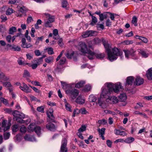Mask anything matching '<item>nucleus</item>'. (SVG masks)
<instances>
[{
    "mask_svg": "<svg viewBox=\"0 0 152 152\" xmlns=\"http://www.w3.org/2000/svg\"><path fill=\"white\" fill-rule=\"evenodd\" d=\"M28 34V30H26L25 34V36L27 39L28 40L29 42H30L31 41V38L30 36H29Z\"/></svg>",
    "mask_w": 152,
    "mask_h": 152,
    "instance_id": "48",
    "label": "nucleus"
},
{
    "mask_svg": "<svg viewBox=\"0 0 152 152\" xmlns=\"http://www.w3.org/2000/svg\"><path fill=\"white\" fill-rule=\"evenodd\" d=\"M80 113V110L78 109H76L74 110L72 116L75 117V115L79 114Z\"/></svg>",
    "mask_w": 152,
    "mask_h": 152,
    "instance_id": "52",
    "label": "nucleus"
},
{
    "mask_svg": "<svg viewBox=\"0 0 152 152\" xmlns=\"http://www.w3.org/2000/svg\"><path fill=\"white\" fill-rule=\"evenodd\" d=\"M3 78L2 81H1L2 83L3 82H5V81H8L9 80V77L5 75Z\"/></svg>",
    "mask_w": 152,
    "mask_h": 152,
    "instance_id": "58",
    "label": "nucleus"
},
{
    "mask_svg": "<svg viewBox=\"0 0 152 152\" xmlns=\"http://www.w3.org/2000/svg\"><path fill=\"white\" fill-rule=\"evenodd\" d=\"M86 129V127L85 126H82L79 129L78 131L81 132H83Z\"/></svg>",
    "mask_w": 152,
    "mask_h": 152,
    "instance_id": "59",
    "label": "nucleus"
},
{
    "mask_svg": "<svg viewBox=\"0 0 152 152\" xmlns=\"http://www.w3.org/2000/svg\"><path fill=\"white\" fill-rule=\"evenodd\" d=\"M62 88L64 89H71L72 87L74 86V84H67L66 82H64L62 81H61Z\"/></svg>",
    "mask_w": 152,
    "mask_h": 152,
    "instance_id": "14",
    "label": "nucleus"
},
{
    "mask_svg": "<svg viewBox=\"0 0 152 152\" xmlns=\"http://www.w3.org/2000/svg\"><path fill=\"white\" fill-rule=\"evenodd\" d=\"M146 76L149 80H152V68L149 69L147 71Z\"/></svg>",
    "mask_w": 152,
    "mask_h": 152,
    "instance_id": "21",
    "label": "nucleus"
},
{
    "mask_svg": "<svg viewBox=\"0 0 152 152\" xmlns=\"http://www.w3.org/2000/svg\"><path fill=\"white\" fill-rule=\"evenodd\" d=\"M105 129L104 128H103L100 129L99 128L98 129V131L99 132V135H104V132Z\"/></svg>",
    "mask_w": 152,
    "mask_h": 152,
    "instance_id": "40",
    "label": "nucleus"
},
{
    "mask_svg": "<svg viewBox=\"0 0 152 152\" xmlns=\"http://www.w3.org/2000/svg\"><path fill=\"white\" fill-rule=\"evenodd\" d=\"M18 13H17L16 15L17 17H21L23 14L27 10V8L23 5L17 7Z\"/></svg>",
    "mask_w": 152,
    "mask_h": 152,
    "instance_id": "9",
    "label": "nucleus"
},
{
    "mask_svg": "<svg viewBox=\"0 0 152 152\" xmlns=\"http://www.w3.org/2000/svg\"><path fill=\"white\" fill-rule=\"evenodd\" d=\"M98 123L100 124H105L107 123V121L104 119H102L98 121Z\"/></svg>",
    "mask_w": 152,
    "mask_h": 152,
    "instance_id": "56",
    "label": "nucleus"
},
{
    "mask_svg": "<svg viewBox=\"0 0 152 152\" xmlns=\"http://www.w3.org/2000/svg\"><path fill=\"white\" fill-rule=\"evenodd\" d=\"M105 112L106 113L110 114L113 115H115L116 113L114 111H112L110 110H106L105 111Z\"/></svg>",
    "mask_w": 152,
    "mask_h": 152,
    "instance_id": "61",
    "label": "nucleus"
},
{
    "mask_svg": "<svg viewBox=\"0 0 152 152\" xmlns=\"http://www.w3.org/2000/svg\"><path fill=\"white\" fill-rule=\"evenodd\" d=\"M80 110V113L82 114H88V112L84 108H81Z\"/></svg>",
    "mask_w": 152,
    "mask_h": 152,
    "instance_id": "50",
    "label": "nucleus"
},
{
    "mask_svg": "<svg viewBox=\"0 0 152 152\" xmlns=\"http://www.w3.org/2000/svg\"><path fill=\"white\" fill-rule=\"evenodd\" d=\"M24 139L26 140L34 142L36 141V140L34 136H30L28 134H26L24 137Z\"/></svg>",
    "mask_w": 152,
    "mask_h": 152,
    "instance_id": "19",
    "label": "nucleus"
},
{
    "mask_svg": "<svg viewBox=\"0 0 152 152\" xmlns=\"http://www.w3.org/2000/svg\"><path fill=\"white\" fill-rule=\"evenodd\" d=\"M52 22H50L47 20H45V26L46 27L51 28L52 26V25L51 24Z\"/></svg>",
    "mask_w": 152,
    "mask_h": 152,
    "instance_id": "30",
    "label": "nucleus"
},
{
    "mask_svg": "<svg viewBox=\"0 0 152 152\" xmlns=\"http://www.w3.org/2000/svg\"><path fill=\"white\" fill-rule=\"evenodd\" d=\"M67 143V140L65 138L63 139L61 143V152H67V149L66 147Z\"/></svg>",
    "mask_w": 152,
    "mask_h": 152,
    "instance_id": "11",
    "label": "nucleus"
},
{
    "mask_svg": "<svg viewBox=\"0 0 152 152\" xmlns=\"http://www.w3.org/2000/svg\"><path fill=\"white\" fill-rule=\"evenodd\" d=\"M119 100L121 102H125L126 99V96L125 94H121L119 96Z\"/></svg>",
    "mask_w": 152,
    "mask_h": 152,
    "instance_id": "23",
    "label": "nucleus"
},
{
    "mask_svg": "<svg viewBox=\"0 0 152 152\" xmlns=\"http://www.w3.org/2000/svg\"><path fill=\"white\" fill-rule=\"evenodd\" d=\"M133 42L132 40H126L122 42V43L124 45H126L132 44Z\"/></svg>",
    "mask_w": 152,
    "mask_h": 152,
    "instance_id": "35",
    "label": "nucleus"
},
{
    "mask_svg": "<svg viewBox=\"0 0 152 152\" xmlns=\"http://www.w3.org/2000/svg\"><path fill=\"white\" fill-rule=\"evenodd\" d=\"M44 15L45 16V17L46 18L45 20H47L49 21H50V22H53L55 21V17L54 16L50 15V14L45 13L44 14Z\"/></svg>",
    "mask_w": 152,
    "mask_h": 152,
    "instance_id": "16",
    "label": "nucleus"
},
{
    "mask_svg": "<svg viewBox=\"0 0 152 152\" xmlns=\"http://www.w3.org/2000/svg\"><path fill=\"white\" fill-rule=\"evenodd\" d=\"M44 106H42L38 107L37 110L39 112L44 113Z\"/></svg>",
    "mask_w": 152,
    "mask_h": 152,
    "instance_id": "49",
    "label": "nucleus"
},
{
    "mask_svg": "<svg viewBox=\"0 0 152 152\" xmlns=\"http://www.w3.org/2000/svg\"><path fill=\"white\" fill-rule=\"evenodd\" d=\"M53 110L51 108L49 109L48 111L47 112V114L49 118H50L51 117H53Z\"/></svg>",
    "mask_w": 152,
    "mask_h": 152,
    "instance_id": "33",
    "label": "nucleus"
},
{
    "mask_svg": "<svg viewBox=\"0 0 152 152\" xmlns=\"http://www.w3.org/2000/svg\"><path fill=\"white\" fill-rule=\"evenodd\" d=\"M143 79L140 77H137L135 78L134 81V84L137 86H140L142 85L144 83Z\"/></svg>",
    "mask_w": 152,
    "mask_h": 152,
    "instance_id": "15",
    "label": "nucleus"
},
{
    "mask_svg": "<svg viewBox=\"0 0 152 152\" xmlns=\"http://www.w3.org/2000/svg\"><path fill=\"white\" fill-rule=\"evenodd\" d=\"M135 37L136 38L140 40H141L143 42H144L145 43H146L148 41L147 39L145 37L139 36L138 35L135 36Z\"/></svg>",
    "mask_w": 152,
    "mask_h": 152,
    "instance_id": "25",
    "label": "nucleus"
},
{
    "mask_svg": "<svg viewBox=\"0 0 152 152\" xmlns=\"http://www.w3.org/2000/svg\"><path fill=\"white\" fill-rule=\"evenodd\" d=\"M97 22V19L95 16H92V21L91 23V25L94 26L96 24V23Z\"/></svg>",
    "mask_w": 152,
    "mask_h": 152,
    "instance_id": "36",
    "label": "nucleus"
},
{
    "mask_svg": "<svg viewBox=\"0 0 152 152\" xmlns=\"http://www.w3.org/2000/svg\"><path fill=\"white\" fill-rule=\"evenodd\" d=\"M18 127L19 126L18 125L15 124L13 125L12 127V131L13 132H17L18 130Z\"/></svg>",
    "mask_w": 152,
    "mask_h": 152,
    "instance_id": "47",
    "label": "nucleus"
},
{
    "mask_svg": "<svg viewBox=\"0 0 152 152\" xmlns=\"http://www.w3.org/2000/svg\"><path fill=\"white\" fill-rule=\"evenodd\" d=\"M20 131L22 133H25L27 131L26 128L23 125H21L20 126Z\"/></svg>",
    "mask_w": 152,
    "mask_h": 152,
    "instance_id": "38",
    "label": "nucleus"
},
{
    "mask_svg": "<svg viewBox=\"0 0 152 152\" xmlns=\"http://www.w3.org/2000/svg\"><path fill=\"white\" fill-rule=\"evenodd\" d=\"M74 54V52L72 50L69 51L67 52L66 54V56L68 58H71Z\"/></svg>",
    "mask_w": 152,
    "mask_h": 152,
    "instance_id": "24",
    "label": "nucleus"
},
{
    "mask_svg": "<svg viewBox=\"0 0 152 152\" xmlns=\"http://www.w3.org/2000/svg\"><path fill=\"white\" fill-rule=\"evenodd\" d=\"M85 83V82L84 81H80L75 84V87L77 88H80L82 87Z\"/></svg>",
    "mask_w": 152,
    "mask_h": 152,
    "instance_id": "26",
    "label": "nucleus"
},
{
    "mask_svg": "<svg viewBox=\"0 0 152 152\" xmlns=\"http://www.w3.org/2000/svg\"><path fill=\"white\" fill-rule=\"evenodd\" d=\"M66 110L68 111L72 112L71 110V106L67 102L66 99H64V101Z\"/></svg>",
    "mask_w": 152,
    "mask_h": 152,
    "instance_id": "22",
    "label": "nucleus"
},
{
    "mask_svg": "<svg viewBox=\"0 0 152 152\" xmlns=\"http://www.w3.org/2000/svg\"><path fill=\"white\" fill-rule=\"evenodd\" d=\"M134 78L133 76H129L127 77L126 80V86L127 85H131L134 81Z\"/></svg>",
    "mask_w": 152,
    "mask_h": 152,
    "instance_id": "18",
    "label": "nucleus"
},
{
    "mask_svg": "<svg viewBox=\"0 0 152 152\" xmlns=\"http://www.w3.org/2000/svg\"><path fill=\"white\" fill-rule=\"evenodd\" d=\"M53 57L49 56L48 57L46 58L45 59V62L48 63H50L53 62Z\"/></svg>",
    "mask_w": 152,
    "mask_h": 152,
    "instance_id": "37",
    "label": "nucleus"
},
{
    "mask_svg": "<svg viewBox=\"0 0 152 152\" xmlns=\"http://www.w3.org/2000/svg\"><path fill=\"white\" fill-rule=\"evenodd\" d=\"M12 115L14 116L13 119L18 122L20 123H25L28 124L31 121V120L29 118L28 119L26 120H23V119L26 118V116L24 114L20 113L18 111L15 110L12 113Z\"/></svg>",
    "mask_w": 152,
    "mask_h": 152,
    "instance_id": "3",
    "label": "nucleus"
},
{
    "mask_svg": "<svg viewBox=\"0 0 152 152\" xmlns=\"http://www.w3.org/2000/svg\"><path fill=\"white\" fill-rule=\"evenodd\" d=\"M44 50H47L48 54L50 55L54 53L53 49L51 48H47Z\"/></svg>",
    "mask_w": 152,
    "mask_h": 152,
    "instance_id": "39",
    "label": "nucleus"
},
{
    "mask_svg": "<svg viewBox=\"0 0 152 152\" xmlns=\"http://www.w3.org/2000/svg\"><path fill=\"white\" fill-rule=\"evenodd\" d=\"M10 136V134L9 133L6 132L4 134V138L5 140H7L9 138Z\"/></svg>",
    "mask_w": 152,
    "mask_h": 152,
    "instance_id": "53",
    "label": "nucleus"
},
{
    "mask_svg": "<svg viewBox=\"0 0 152 152\" xmlns=\"http://www.w3.org/2000/svg\"><path fill=\"white\" fill-rule=\"evenodd\" d=\"M35 127L34 124H30L28 127V131L29 132H33V131H34Z\"/></svg>",
    "mask_w": 152,
    "mask_h": 152,
    "instance_id": "28",
    "label": "nucleus"
},
{
    "mask_svg": "<svg viewBox=\"0 0 152 152\" xmlns=\"http://www.w3.org/2000/svg\"><path fill=\"white\" fill-rule=\"evenodd\" d=\"M2 84L3 86L9 88L12 86L11 83L9 82H3Z\"/></svg>",
    "mask_w": 152,
    "mask_h": 152,
    "instance_id": "46",
    "label": "nucleus"
},
{
    "mask_svg": "<svg viewBox=\"0 0 152 152\" xmlns=\"http://www.w3.org/2000/svg\"><path fill=\"white\" fill-rule=\"evenodd\" d=\"M34 131L38 136H39L41 133V128L39 126H36L35 128Z\"/></svg>",
    "mask_w": 152,
    "mask_h": 152,
    "instance_id": "27",
    "label": "nucleus"
},
{
    "mask_svg": "<svg viewBox=\"0 0 152 152\" xmlns=\"http://www.w3.org/2000/svg\"><path fill=\"white\" fill-rule=\"evenodd\" d=\"M65 92L66 94L70 96L72 100L75 99L79 94L78 90L76 89H73L72 90L70 89L66 90Z\"/></svg>",
    "mask_w": 152,
    "mask_h": 152,
    "instance_id": "6",
    "label": "nucleus"
},
{
    "mask_svg": "<svg viewBox=\"0 0 152 152\" xmlns=\"http://www.w3.org/2000/svg\"><path fill=\"white\" fill-rule=\"evenodd\" d=\"M66 61V59L65 57H62L60 60L59 62V64L60 65H62L64 64Z\"/></svg>",
    "mask_w": 152,
    "mask_h": 152,
    "instance_id": "57",
    "label": "nucleus"
},
{
    "mask_svg": "<svg viewBox=\"0 0 152 152\" xmlns=\"http://www.w3.org/2000/svg\"><path fill=\"white\" fill-rule=\"evenodd\" d=\"M68 4L67 1H64L62 2V6L64 8L66 9Z\"/></svg>",
    "mask_w": 152,
    "mask_h": 152,
    "instance_id": "54",
    "label": "nucleus"
},
{
    "mask_svg": "<svg viewBox=\"0 0 152 152\" xmlns=\"http://www.w3.org/2000/svg\"><path fill=\"white\" fill-rule=\"evenodd\" d=\"M30 76V74L29 72L27 70H25L24 71L23 77L25 78H27Z\"/></svg>",
    "mask_w": 152,
    "mask_h": 152,
    "instance_id": "42",
    "label": "nucleus"
},
{
    "mask_svg": "<svg viewBox=\"0 0 152 152\" xmlns=\"http://www.w3.org/2000/svg\"><path fill=\"white\" fill-rule=\"evenodd\" d=\"M14 11L11 8H8L6 11V14L7 15H10L14 12Z\"/></svg>",
    "mask_w": 152,
    "mask_h": 152,
    "instance_id": "45",
    "label": "nucleus"
},
{
    "mask_svg": "<svg viewBox=\"0 0 152 152\" xmlns=\"http://www.w3.org/2000/svg\"><path fill=\"white\" fill-rule=\"evenodd\" d=\"M11 124L10 122H8L7 120H3L1 124V126L3 128L4 131H6L10 128Z\"/></svg>",
    "mask_w": 152,
    "mask_h": 152,
    "instance_id": "12",
    "label": "nucleus"
},
{
    "mask_svg": "<svg viewBox=\"0 0 152 152\" xmlns=\"http://www.w3.org/2000/svg\"><path fill=\"white\" fill-rule=\"evenodd\" d=\"M0 101L2 102L3 104L5 105H7L8 104V101L6 99H4L2 97L0 98Z\"/></svg>",
    "mask_w": 152,
    "mask_h": 152,
    "instance_id": "55",
    "label": "nucleus"
},
{
    "mask_svg": "<svg viewBox=\"0 0 152 152\" xmlns=\"http://www.w3.org/2000/svg\"><path fill=\"white\" fill-rule=\"evenodd\" d=\"M137 18L136 16H134L132 18V23L135 26H137Z\"/></svg>",
    "mask_w": 152,
    "mask_h": 152,
    "instance_id": "41",
    "label": "nucleus"
},
{
    "mask_svg": "<svg viewBox=\"0 0 152 152\" xmlns=\"http://www.w3.org/2000/svg\"><path fill=\"white\" fill-rule=\"evenodd\" d=\"M139 53L142 57L146 58L148 56V54L143 50H140Z\"/></svg>",
    "mask_w": 152,
    "mask_h": 152,
    "instance_id": "29",
    "label": "nucleus"
},
{
    "mask_svg": "<svg viewBox=\"0 0 152 152\" xmlns=\"http://www.w3.org/2000/svg\"><path fill=\"white\" fill-rule=\"evenodd\" d=\"M103 44L107 52L108 59L111 61L116 60L118 56H120L121 59L124 57L122 53L120 52L117 48H114L111 49V47L105 41H103Z\"/></svg>",
    "mask_w": 152,
    "mask_h": 152,
    "instance_id": "2",
    "label": "nucleus"
},
{
    "mask_svg": "<svg viewBox=\"0 0 152 152\" xmlns=\"http://www.w3.org/2000/svg\"><path fill=\"white\" fill-rule=\"evenodd\" d=\"M97 99V98L96 96L91 95H90L89 97V100L90 102H95Z\"/></svg>",
    "mask_w": 152,
    "mask_h": 152,
    "instance_id": "31",
    "label": "nucleus"
},
{
    "mask_svg": "<svg viewBox=\"0 0 152 152\" xmlns=\"http://www.w3.org/2000/svg\"><path fill=\"white\" fill-rule=\"evenodd\" d=\"M85 99L80 95L77 98L75 102L77 104H82L85 103Z\"/></svg>",
    "mask_w": 152,
    "mask_h": 152,
    "instance_id": "20",
    "label": "nucleus"
},
{
    "mask_svg": "<svg viewBox=\"0 0 152 152\" xmlns=\"http://www.w3.org/2000/svg\"><path fill=\"white\" fill-rule=\"evenodd\" d=\"M97 34V32L96 31L91 30L84 32L82 36L83 38H86L90 36H95Z\"/></svg>",
    "mask_w": 152,
    "mask_h": 152,
    "instance_id": "10",
    "label": "nucleus"
},
{
    "mask_svg": "<svg viewBox=\"0 0 152 152\" xmlns=\"http://www.w3.org/2000/svg\"><path fill=\"white\" fill-rule=\"evenodd\" d=\"M78 48L81 52L83 53H87L88 55V52L90 51L88 50L87 45L84 42H80L77 46Z\"/></svg>",
    "mask_w": 152,
    "mask_h": 152,
    "instance_id": "8",
    "label": "nucleus"
},
{
    "mask_svg": "<svg viewBox=\"0 0 152 152\" xmlns=\"http://www.w3.org/2000/svg\"><path fill=\"white\" fill-rule=\"evenodd\" d=\"M17 1L16 5H18V6H21L23 5V3L22 1L19 0H17Z\"/></svg>",
    "mask_w": 152,
    "mask_h": 152,
    "instance_id": "62",
    "label": "nucleus"
},
{
    "mask_svg": "<svg viewBox=\"0 0 152 152\" xmlns=\"http://www.w3.org/2000/svg\"><path fill=\"white\" fill-rule=\"evenodd\" d=\"M92 88L91 86V85L89 84L86 85L85 86L84 88L83 89V91L85 92H88Z\"/></svg>",
    "mask_w": 152,
    "mask_h": 152,
    "instance_id": "32",
    "label": "nucleus"
},
{
    "mask_svg": "<svg viewBox=\"0 0 152 152\" xmlns=\"http://www.w3.org/2000/svg\"><path fill=\"white\" fill-rule=\"evenodd\" d=\"M58 44L60 46H62L64 45V43L63 42V39L62 38H60L59 39L58 41Z\"/></svg>",
    "mask_w": 152,
    "mask_h": 152,
    "instance_id": "60",
    "label": "nucleus"
},
{
    "mask_svg": "<svg viewBox=\"0 0 152 152\" xmlns=\"http://www.w3.org/2000/svg\"><path fill=\"white\" fill-rule=\"evenodd\" d=\"M104 57V53L96 54L91 51L88 52V58L90 59H92L95 57L99 59H102Z\"/></svg>",
    "mask_w": 152,
    "mask_h": 152,
    "instance_id": "7",
    "label": "nucleus"
},
{
    "mask_svg": "<svg viewBox=\"0 0 152 152\" xmlns=\"http://www.w3.org/2000/svg\"><path fill=\"white\" fill-rule=\"evenodd\" d=\"M27 22L28 23H29L33 21V20L32 18V17L31 16L28 17L27 18Z\"/></svg>",
    "mask_w": 152,
    "mask_h": 152,
    "instance_id": "64",
    "label": "nucleus"
},
{
    "mask_svg": "<svg viewBox=\"0 0 152 152\" xmlns=\"http://www.w3.org/2000/svg\"><path fill=\"white\" fill-rule=\"evenodd\" d=\"M123 89L121 83L119 82L113 84L111 83H106L102 88L101 98H107L110 96L111 92L113 91L118 93Z\"/></svg>",
    "mask_w": 152,
    "mask_h": 152,
    "instance_id": "1",
    "label": "nucleus"
},
{
    "mask_svg": "<svg viewBox=\"0 0 152 152\" xmlns=\"http://www.w3.org/2000/svg\"><path fill=\"white\" fill-rule=\"evenodd\" d=\"M16 31L17 28L15 27H12L9 29V33L10 34H13Z\"/></svg>",
    "mask_w": 152,
    "mask_h": 152,
    "instance_id": "43",
    "label": "nucleus"
},
{
    "mask_svg": "<svg viewBox=\"0 0 152 152\" xmlns=\"http://www.w3.org/2000/svg\"><path fill=\"white\" fill-rule=\"evenodd\" d=\"M104 98L106 99L107 102H110L112 104H115L118 103V102L119 100L117 98L114 96H113L110 97L109 96L107 98L105 97H100L98 99V104L101 107L103 108H105L106 107V104L104 101L103 99Z\"/></svg>",
    "mask_w": 152,
    "mask_h": 152,
    "instance_id": "4",
    "label": "nucleus"
},
{
    "mask_svg": "<svg viewBox=\"0 0 152 152\" xmlns=\"http://www.w3.org/2000/svg\"><path fill=\"white\" fill-rule=\"evenodd\" d=\"M19 88L23 91L27 93H30L31 91V89L24 83H22V86H19Z\"/></svg>",
    "mask_w": 152,
    "mask_h": 152,
    "instance_id": "13",
    "label": "nucleus"
},
{
    "mask_svg": "<svg viewBox=\"0 0 152 152\" xmlns=\"http://www.w3.org/2000/svg\"><path fill=\"white\" fill-rule=\"evenodd\" d=\"M134 139L132 137H129L126 138L124 140V142L128 143H130L133 142Z\"/></svg>",
    "mask_w": 152,
    "mask_h": 152,
    "instance_id": "34",
    "label": "nucleus"
},
{
    "mask_svg": "<svg viewBox=\"0 0 152 152\" xmlns=\"http://www.w3.org/2000/svg\"><path fill=\"white\" fill-rule=\"evenodd\" d=\"M46 128L48 130L51 131H54L56 129V127L54 124L51 123H49L46 125Z\"/></svg>",
    "mask_w": 152,
    "mask_h": 152,
    "instance_id": "17",
    "label": "nucleus"
},
{
    "mask_svg": "<svg viewBox=\"0 0 152 152\" xmlns=\"http://www.w3.org/2000/svg\"><path fill=\"white\" fill-rule=\"evenodd\" d=\"M53 34L54 35L53 38L55 39H57L58 38L57 37L56 38V37L58 35V31L57 29H55L53 31Z\"/></svg>",
    "mask_w": 152,
    "mask_h": 152,
    "instance_id": "44",
    "label": "nucleus"
},
{
    "mask_svg": "<svg viewBox=\"0 0 152 152\" xmlns=\"http://www.w3.org/2000/svg\"><path fill=\"white\" fill-rule=\"evenodd\" d=\"M36 61L37 64L38 65H39L42 63L43 61L42 58H40L36 60Z\"/></svg>",
    "mask_w": 152,
    "mask_h": 152,
    "instance_id": "63",
    "label": "nucleus"
},
{
    "mask_svg": "<svg viewBox=\"0 0 152 152\" xmlns=\"http://www.w3.org/2000/svg\"><path fill=\"white\" fill-rule=\"evenodd\" d=\"M123 51L124 53L126 58L127 59L132 58L133 59H137L138 57L135 55V51L133 49L124 50Z\"/></svg>",
    "mask_w": 152,
    "mask_h": 152,
    "instance_id": "5",
    "label": "nucleus"
},
{
    "mask_svg": "<svg viewBox=\"0 0 152 152\" xmlns=\"http://www.w3.org/2000/svg\"><path fill=\"white\" fill-rule=\"evenodd\" d=\"M21 46L23 48H28L32 46V45L30 43L25 44L23 45H21Z\"/></svg>",
    "mask_w": 152,
    "mask_h": 152,
    "instance_id": "51",
    "label": "nucleus"
}]
</instances>
